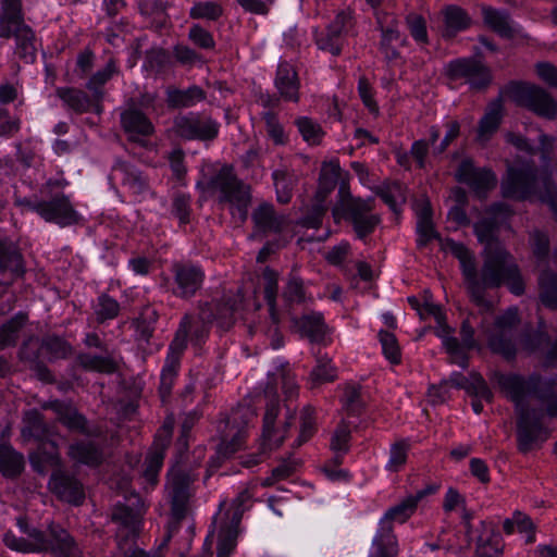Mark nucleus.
<instances>
[{
  "mask_svg": "<svg viewBox=\"0 0 557 557\" xmlns=\"http://www.w3.org/2000/svg\"><path fill=\"white\" fill-rule=\"evenodd\" d=\"M189 39L197 46L203 49H209L214 46V41L210 33L205 30L198 25H195L189 30Z\"/></svg>",
  "mask_w": 557,
  "mask_h": 557,
  "instance_id": "0e129e2a",
  "label": "nucleus"
},
{
  "mask_svg": "<svg viewBox=\"0 0 557 557\" xmlns=\"http://www.w3.org/2000/svg\"><path fill=\"white\" fill-rule=\"evenodd\" d=\"M61 99L75 111H85L89 107L87 96L79 90L62 89L59 91Z\"/></svg>",
  "mask_w": 557,
  "mask_h": 557,
  "instance_id": "3c124183",
  "label": "nucleus"
},
{
  "mask_svg": "<svg viewBox=\"0 0 557 557\" xmlns=\"http://www.w3.org/2000/svg\"><path fill=\"white\" fill-rule=\"evenodd\" d=\"M504 530L506 533L511 534L515 532L525 534L527 542H533L534 537L532 534L533 523L531 520L521 512L513 513L511 519H507L504 522Z\"/></svg>",
  "mask_w": 557,
  "mask_h": 557,
  "instance_id": "4c0bfd02",
  "label": "nucleus"
},
{
  "mask_svg": "<svg viewBox=\"0 0 557 557\" xmlns=\"http://www.w3.org/2000/svg\"><path fill=\"white\" fill-rule=\"evenodd\" d=\"M253 221L256 226L261 231H278L283 227L285 220L282 216H277L273 210V207L268 203H263L258 207L253 213Z\"/></svg>",
  "mask_w": 557,
  "mask_h": 557,
  "instance_id": "473e14b6",
  "label": "nucleus"
},
{
  "mask_svg": "<svg viewBox=\"0 0 557 557\" xmlns=\"http://www.w3.org/2000/svg\"><path fill=\"white\" fill-rule=\"evenodd\" d=\"M0 11V36H15L24 58L33 61L35 58L34 33L26 26L21 16L20 0H2Z\"/></svg>",
  "mask_w": 557,
  "mask_h": 557,
  "instance_id": "6e6552de",
  "label": "nucleus"
},
{
  "mask_svg": "<svg viewBox=\"0 0 557 557\" xmlns=\"http://www.w3.org/2000/svg\"><path fill=\"white\" fill-rule=\"evenodd\" d=\"M240 519L242 511L239 508L226 512L220 511L218 513L214 521L219 528L216 557H231L234 553Z\"/></svg>",
  "mask_w": 557,
  "mask_h": 557,
  "instance_id": "f8f14e48",
  "label": "nucleus"
},
{
  "mask_svg": "<svg viewBox=\"0 0 557 557\" xmlns=\"http://www.w3.org/2000/svg\"><path fill=\"white\" fill-rule=\"evenodd\" d=\"M445 33L453 36L455 33L465 29L469 24L466 13L457 7H448L444 11Z\"/></svg>",
  "mask_w": 557,
  "mask_h": 557,
  "instance_id": "e433bc0d",
  "label": "nucleus"
},
{
  "mask_svg": "<svg viewBox=\"0 0 557 557\" xmlns=\"http://www.w3.org/2000/svg\"><path fill=\"white\" fill-rule=\"evenodd\" d=\"M212 187L219 190L225 200L236 203L240 213L246 214L248 188L236 180L232 168L223 166L212 181Z\"/></svg>",
  "mask_w": 557,
  "mask_h": 557,
  "instance_id": "ddd939ff",
  "label": "nucleus"
},
{
  "mask_svg": "<svg viewBox=\"0 0 557 557\" xmlns=\"http://www.w3.org/2000/svg\"><path fill=\"white\" fill-rule=\"evenodd\" d=\"M174 127L177 135L187 139H210L218 134L215 122L194 114L176 117Z\"/></svg>",
  "mask_w": 557,
  "mask_h": 557,
  "instance_id": "dca6fc26",
  "label": "nucleus"
},
{
  "mask_svg": "<svg viewBox=\"0 0 557 557\" xmlns=\"http://www.w3.org/2000/svg\"><path fill=\"white\" fill-rule=\"evenodd\" d=\"M457 178L468 184L479 196L496 184V177L491 171L476 169L470 160L461 162L457 171Z\"/></svg>",
  "mask_w": 557,
  "mask_h": 557,
  "instance_id": "412c9836",
  "label": "nucleus"
},
{
  "mask_svg": "<svg viewBox=\"0 0 557 557\" xmlns=\"http://www.w3.org/2000/svg\"><path fill=\"white\" fill-rule=\"evenodd\" d=\"M446 134L440 145H436V140L440 137V132L436 128L430 131V141L433 145L434 152L442 153L447 146L458 136L459 123L457 121H450L446 124Z\"/></svg>",
  "mask_w": 557,
  "mask_h": 557,
  "instance_id": "a18cd8bd",
  "label": "nucleus"
},
{
  "mask_svg": "<svg viewBox=\"0 0 557 557\" xmlns=\"http://www.w3.org/2000/svg\"><path fill=\"white\" fill-rule=\"evenodd\" d=\"M172 428V420H169L164 423L160 434L157 436L153 446L147 456L144 478L151 485L157 482L158 473L163 462L164 450L171 438Z\"/></svg>",
  "mask_w": 557,
  "mask_h": 557,
  "instance_id": "a211bd4d",
  "label": "nucleus"
},
{
  "mask_svg": "<svg viewBox=\"0 0 557 557\" xmlns=\"http://www.w3.org/2000/svg\"><path fill=\"white\" fill-rule=\"evenodd\" d=\"M382 198L396 212L398 207L406 201L405 188L400 183H393L382 191Z\"/></svg>",
  "mask_w": 557,
  "mask_h": 557,
  "instance_id": "603ef678",
  "label": "nucleus"
},
{
  "mask_svg": "<svg viewBox=\"0 0 557 557\" xmlns=\"http://www.w3.org/2000/svg\"><path fill=\"white\" fill-rule=\"evenodd\" d=\"M296 125L304 140L310 145L319 144L324 136L322 127L317 122L307 116L297 119Z\"/></svg>",
  "mask_w": 557,
  "mask_h": 557,
  "instance_id": "a19ab883",
  "label": "nucleus"
},
{
  "mask_svg": "<svg viewBox=\"0 0 557 557\" xmlns=\"http://www.w3.org/2000/svg\"><path fill=\"white\" fill-rule=\"evenodd\" d=\"M350 26V15L346 12L337 14L326 32L317 38L319 49L330 52L333 55L341 53L343 47V36Z\"/></svg>",
  "mask_w": 557,
  "mask_h": 557,
  "instance_id": "aec40b11",
  "label": "nucleus"
},
{
  "mask_svg": "<svg viewBox=\"0 0 557 557\" xmlns=\"http://www.w3.org/2000/svg\"><path fill=\"white\" fill-rule=\"evenodd\" d=\"M481 533L476 539V554L479 557H498L503 550L500 535L494 531L490 523L481 522Z\"/></svg>",
  "mask_w": 557,
  "mask_h": 557,
  "instance_id": "393cba45",
  "label": "nucleus"
},
{
  "mask_svg": "<svg viewBox=\"0 0 557 557\" xmlns=\"http://www.w3.org/2000/svg\"><path fill=\"white\" fill-rule=\"evenodd\" d=\"M350 422L343 421L335 429L332 437H331V448L336 453V460L338 456L345 454L349 448V438H350Z\"/></svg>",
  "mask_w": 557,
  "mask_h": 557,
  "instance_id": "c03bdc74",
  "label": "nucleus"
},
{
  "mask_svg": "<svg viewBox=\"0 0 557 557\" xmlns=\"http://www.w3.org/2000/svg\"><path fill=\"white\" fill-rule=\"evenodd\" d=\"M408 444L406 442L395 443L391 447L389 459L385 466L391 472H398L407 461Z\"/></svg>",
  "mask_w": 557,
  "mask_h": 557,
  "instance_id": "09e8293b",
  "label": "nucleus"
},
{
  "mask_svg": "<svg viewBox=\"0 0 557 557\" xmlns=\"http://www.w3.org/2000/svg\"><path fill=\"white\" fill-rule=\"evenodd\" d=\"M341 174V168L337 160L325 161L321 168V174L319 180V188L315 194V202L313 205L312 216H308L305 220V225L308 227H318L322 222V215L324 214L326 207L325 200L329 194L336 186L337 180Z\"/></svg>",
  "mask_w": 557,
  "mask_h": 557,
  "instance_id": "9d476101",
  "label": "nucleus"
},
{
  "mask_svg": "<svg viewBox=\"0 0 557 557\" xmlns=\"http://www.w3.org/2000/svg\"><path fill=\"white\" fill-rule=\"evenodd\" d=\"M517 322L518 311L516 308H509L503 315L496 318L486 313L481 322V333L494 351L509 358L515 352L511 331Z\"/></svg>",
  "mask_w": 557,
  "mask_h": 557,
  "instance_id": "0eeeda50",
  "label": "nucleus"
},
{
  "mask_svg": "<svg viewBox=\"0 0 557 557\" xmlns=\"http://www.w3.org/2000/svg\"><path fill=\"white\" fill-rule=\"evenodd\" d=\"M407 24L411 36L420 44L426 42V27L424 20L418 14H409Z\"/></svg>",
  "mask_w": 557,
  "mask_h": 557,
  "instance_id": "bf43d9fd",
  "label": "nucleus"
},
{
  "mask_svg": "<svg viewBox=\"0 0 557 557\" xmlns=\"http://www.w3.org/2000/svg\"><path fill=\"white\" fill-rule=\"evenodd\" d=\"M203 278L201 270L194 265H180L175 270L176 288L174 293L180 297H190L200 287Z\"/></svg>",
  "mask_w": 557,
  "mask_h": 557,
  "instance_id": "b1692460",
  "label": "nucleus"
},
{
  "mask_svg": "<svg viewBox=\"0 0 557 557\" xmlns=\"http://www.w3.org/2000/svg\"><path fill=\"white\" fill-rule=\"evenodd\" d=\"M222 14V8L211 1L198 2L190 9V16L193 18H201L214 21Z\"/></svg>",
  "mask_w": 557,
  "mask_h": 557,
  "instance_id": "8fccbe9b",
  "label": "nucleus"
},
{
  "mask_svg": "<svg viewBox=\"0 0 557 557\" xmlns=\"http://www.w3.org/2000/svg\"><path fill=\"white\" fill-rule=\"evenodd\" d=\"M315 418L314 410L307 407L301 411L299 444L307 442L314 433Z\"/></svg>",
  "mask_w": 557,
  "mask_h": 557,
  "instance_id": "4d7b16f0",
  "label": "nucleus"
},
{
  "mask_svg": "<svg viewBox=\"0 0 557 557\" xmlns=\"http://www.w3.org/2000/svg\"><path fill=\"white\" fill-rule=\"evenodd\" d=\"M190 478L176 468H172L168 479V496L171 499L172 511L176 518L183 517L189 498Z\"/></svg>",
  "mask_w": 557,
  "mask_h": 557,
  "instance_id": "6ab92c4d",
  "label": "nucleus"
},
{
  "mask_svg": "<svg viewBox=\"0 0 557 557\" xmlns=\"http://www.w3.org/2000/svg\"><path fill=\"white\" fill-rule=\"evenodd\" d=\"M541 299L549 308H557V276L543 273L540 277Z\"/></svg>",
  "mask_w": 557,
  "mask_h": 557,
  "instance_id": "58836bf2",
  "label": "nucleus"
},
{
  "mask_svg": "<svg viewBox=\"0 0 557 557\" xmlns=\"http://www.w3.org/2000/svg\"><path fill=\"white\" fill-rule=\"evenodd\" d=\"M191 326V319L189 317H185L181 322L175 338L170 345L165 364L161 372L160 393L162 398L170 394L174 376L176 375L180 357L186 347L187 335Z\"/></svg>",
  "mask_w": 557,
  "mask_h": 557,
  "instance_id": "9b49d317",
  "label": "nucleus"
},
{
  "mask_svg": "<svg viewBox=\"0 0 557 557\" xmlns=\"http://www.w3.org/2000/svg\"><path fill=\"white\" fill-rule=\"evenodd\" d=\"M265 121H267L268 133H269V136L272 138V140L275 144H283L286 139V135H285L283 126L277 122L275 116H273L270 113H268L265 115Z\"/></svg>",
  "mask_w": 557,
  "mask_h": 557,
  "instance_id": "774afa93",
  "label": "nucleus"
},
{
  "mask_svg": "<svg viewBox=\"0 0 557 557\" xmlns=\"http://www.w3.org/2000/svg\"><path fill=\"white\" fill-rule=\"evenodd\" d=\"M23 273L21 255L14 248L0 244V284H7Z\"/></svg>",
  "mask_w": 557,
  "mask_h": 557,
  "instance_id": "bb28decb",
  "label": "nucleus"
},
{
  "mask_svg": "<svg viewBox=\"0 0 557 557\" xmlns=\"http://www.w3.org/2000/svg\"><path fill=\"white\" fill-rule=\"evenodd\" d=\"M496 382L500 389L516 403L519 413V447L522 451H527L547 437V431L541 422L543 414L534 409L530 410L525 405L527 384L521 376L517 374H498Z\"/></svg>",
  "mask_w": 557,
  "mask_h": 557,
  "instance_id": "7ed1b4c3",
  "label": "nucleus"
},
{
  "mask_svg": "<svg viewBox=\"0 0 557 557\" xmlns=\"http://www.w3.org/2000/svg\"><path fill=\"white\" fill-rule=\"evenodd\" d=\"M190 198L187 195L178 194L173 199V213L181 223L188 221Z\"/></svg>",
  "mask_w": 557,
  "mask_h": 557,
  "instance_id": "69168bd1",
  "label": "nucleus"
},
{
  "mask_svg": "<svg viewBox=\"0 0 557 557\" xmlns=\"http://www.w3.org/2000/svg\"><path fill=\"white\" fill-rule=\"evenodd\" d=\"M414 309L419 312L421 318L425 319L428 317H433L436 326L435 333L442 338L443 345L446 348L447 352L450 355L453 361L461 367L466 364V357L463 352V348H472L474 346L473 333L474 325L470 320H467L462 324L461 329V337L462 345H459L457 339L451 336L453 331L445 323L444 315L442 313L441 307L433 304L431 299L425 298L422 305H419L417 298L411 297L408 299Z\"/></svg>",
  "mask_w": 557,
  "mask_h": 557,
  "instance_id": "39448f33",
  "label": "nucleus"
},
{
  "mask_svg": "<svg viewBox=\"0 0 557 557\" xmlns=\"http://www.w3.org/2000/svg\"><path fill=\"white\" fill-rule=\"evenodd\" d=\"M265 397L268 399L267 409L263 418V431L261 448L262 453L257 456H249L248 459H244L243 463L246 467H252L261 460V455L267 449L271 450L277 448L284 441L285 429L281 430L275 428L274 422L278 413V405L276 401V389L272 386H268L265 389Z\"/></svg>",
  "mask_w": 557,
  "mask_h": 557,
  "instance_id": "1a4fd4ad",
  "label": "nucleus"
},
{
  "mask_svg": "<svg viewBox=\"0 0 557 557\" xmlns=\"http://www.w3.org/2000/svg\"><path fill=\"white\" fill-rule=\"evenodd\" d=\"M447 71L451 78H465L473 88H481L491 79L488 70L476 60L453 61Z\"/></svg>",
  "mask_w": 557,
  "mask_h": 557,
  "instance_id": "f3484780",
  "label": "nucleus"
},
{
  "mask_svg": "<svg viewBox=\"0 0 557 557\" xmlns=\"http://www.w3.org/2000/svg\"><path fill=\"white\" fill-rule=\"evenodd\" d=\"M484 23L499 36L510 38L518 33L517 26L504 11L492 8L482 9Z\"/></svg>",
  "mask_w": 557,
  "mask_h": 557,
  "instance_id": "c85d7f7f",
  "label": "nucleus"
},
{
  "mask_svg": "<svg viewBox=\"0 0 557 557\" xmlns=\"http://www.w3.org/2000/svg\"><path fill=\"white\" fill-rule=\"evenodd\" d=\"M24 322V315H17L0 329V349L15 342L16 332Z\"/></svg>",
  "mask_w": 557,
  "mask_h": 557,
  "instance_id": "864d4df0",
  "label": "nucleus"
},
{
  "mask_svg": "<svg viewBox=\"0 0 557 557\" xmlns=\"http://www.w3.org/2000/svg\"><path fill=\"white\" fill-rule=\"evenodd\" d=\"M358 92L362 102L369 109V111L372 113H376L379 108L373 98L372 86L366 77H360L358 82Z\"/></svg>",
  "mask_w": 557,
  "mask_h": 557,
  "instance_id": "680f3d73",
  "label": "nucleus"
},
{
  "mask_svg": "<svg viewBox=\"0 0 557 557\" xmlns=\"http://www.w3.org/2000/svg\"><path fill=\"white\" fill-rule=\"evenodd\" d=\"M260 284L263 286L264 298L269 305L270 313L273 320H276L274 305L276 298L277 274L267 269L260 278Z\"/></svg>",
  "mask_w": 557,
  "mask_h": 557,
  "instance_id": "37998d69",
  "label": "nucleus"
},
{
  "mask_svg": "<svg viewBox=\"0 0 557 557\" xmlns=\"http://www.w3.org/2000/svg\"><path fill=\"white\" fill-rule=\"evenodd\" d=\"M336 376V370L329 359H319L317 367L311 373V379L315 383L333 381Z\"/></svg>",
  "mask_w": 557,
  "mask_h": 557,
  "instance_id": "13d9d810",
  "label": "nucleus"
},
{
  "mask_svg": "<svg viewBox=\"0 0 557 557\" xmlns=\"http://www.w3.org/2000/svg\"><path fill=\"white\" fill-rule=\"evenodd\" d=\"M49 488L57 494L59 498L71 504L77 505L84 497L82 484L61 471H55L52 474L49 481Z\"/></svg>",
  "mask_w": 557,
  "mask_h": 557,
  "instance_id": "5701e85b",
  "label": "nucleus"
},
{
  "mask_svg": "<svg viewBox=\"0 0 557 557\" xmlns=\"http://www.w3.org/2000/svg\"><path fill=\"white\" fill-rule=\"evenodd\" d=\"M29 210L36 212L45 221L53 222L61 226L70 225L77 220L76 211L64 196L30 205Z\"/></svg>",
  "mask_w": 557,
  "mask_h": 557,
  "instance_id": "4468645a",
  "label": "nucleus"
},
{
  "mask_svg": "<svg viewBox=\"0 0 557 557\" xmlns=\"http://www.w3.org/2000/svg\"><path fill=\"white\" fill-rule=\"evenodd\" d=\"M436 490L435 485H429L391 507L379 522L368 557H396L398 545L393 533V523H405L414 513L418 504Z\"/></svg>",
  "mask_w": 557,
  "mask_h": 557,
  "instance_id": "20e7f679",
  "label": "nucleus"
},
{
  "mask_svg": "<svg viewBox=\"0 0 557 557\" xmlns=\"http://www.w3.org/2000/svg\"><path fill=\"white\" fill-rule=\"evenodd\" d=\"M238 416H240L239 410L234 412L231 421L226 423V433L218 448V455L223 458L232 456L244 443V429L234 425Z\"/></svg>",
  "mask_w": 557,
  "mask_h": 557,
  "instance_id": "cd10ccee",
  "label": "nucleus"
},
{
  "mask_svg": "<svg viewBox=\"0 0 557 557\" xmlns=\"http://www.w3.org/2000/svg\"><path fill=\"white\" fill-rule=\"evenodd\" d=\"M502 120V104L499 102L492 103L484 116L482 117L479 131L478 140L484 143L496 132Z\"/></svg>",
  "mask_w": 557,
  "mask_h": 557,
  "instance_id": "2f4dec72",
  "label": "nucleus"
},
{
  "mask_svg": "<svg viewBox=\"0 0 557 557\" xmlns=\"http://www.w3.org/2000/svg\"><path fill=\"white\" fill-rule=\"evenodd\" d=\"M120 306L113 298L101 295L98 298L96 314L100 320L113 319L117 315Z\"/></svg>",
  "mask_w": 557,
  "mask_h": 557,
  "instance_id": "6e6d98bb",
  "label": "nucleus"
},
{
  "mask_svg": "<svg viewBox=\"0 0 557 557\" xmlns=\"http://www.w3.org/2000/svg\"><path fill=\"white\" fill-rule=\"evenodd\" d=\"M23 456L17 454L12 447L0 445V471L5 476H14L23 469Z\"/></svg>",
  "mask_w": 557,
  "mask_h": 557,
  "instance_id": "f704fd0d",
  "label": "nucleus"
},
{
  "mask_svg": "<svg viewBox=\"0 0 557 557\" xmlns=\"http://www.w3.org/2000/svg\"><path fill=\"white\" fill-rule=\"evenodd\" d=\"M26 425L22 430V436L26 438L35 437L42 440L45 436V429L40 416L37 411H29L25 416Z\"/></svg>",
  "mask_w": 557,
  "mask_h": 557,
  "instance_id": "de8ad7c7",
  "label": "nucleus"
},
{
  "mask_svg": "<svg viewBox=\"0 0 557 557\" xmlns=\"http://www.w3.org/2000/svg\"><path fill=\"white\" fill-rule=\"evenodd\" d=\"M71 457L77 462L97 465L101 459L99 450L89 443H79L70 447Z\"/></svg>",
  "mask_w": 557,
  "mask_h": 557,
  "instance_id": "ea45409f",
  "label": "nucleus"
},
{
  "mask_svg": "<svg viewBox=\"0 0 557 557\" xmlns=\"http://www.w3.org/2000/svg\"><path fill=\"white\" fill-rule=\"evenodd\" d=\"M113 521L117 523L116 537L128 539L136 535L140 528V516L128 507L117 508L113 513Z\"/></svg>",
  "mask_w": 557,
  "mask_h": 557,
  "instance_id": "c756f323",
  "label": "nucleus"
},
{
  "mask_svg": "<svg viewBox=\"0 0 557 557\" xmlns=\"http://www.w3.org/2000/svg\"><path fill=\"white\" fill-rule=\"evenodd\" d=\"M510 210L500 203L490 212L492 220L483 219L474 224L478 239L485 245L483 264L478 274L473 253L462 244L451 239L441 240L442 249L455 256L468 283L472 300L480 310L488 311L493 301L485 297L486 288H497L506 284L515 295L524 292V282L518 264L505 247L495 239L496 225L507 219Z\"/></svg>",
  "mask_w": 557,
  "mask_h": 557,
  "instance_id": "f257e3e1",
  "label": "nucleus"
},
{
  "mask_svg": "<svg viewBox=\"0 0 557 557\" xmlns=\"http://www.w3.org/2000/svg\"><path fill=\"white\" fill-rule=\"evenodd\" d=\"M29 458L32 466L38 472H45L49 467L58 465V453L52 443H41V447Z\"/></svg>",
  "mask_w": 557,
  "mask_h": 557,
  "instance_id": "72a5a7b5",
  "label": "nucleus"
},
{
  "mask_svg": "<svg viewBox=\"0 0 557 557\" xmlns=\"http://www.w3.org/2000/svg\"><path fill=\"white\" fill-rule=\"evenodd\" d=\"M276 381L280 382L282 391L287 398H293L297 394L298 385L289 371L285 369L280 370L276 374Z\"/></svg>",
  "mask_w": 557,
  "mask_h": 557,
  "instance_id": "e2e57ef3",
  "label": "nucleus"
},
{
  "mask_svg": "<svg viewBox=\"0 0 557 557\" xmlns=\"http://www.w3.org/2000/svg\"><path fill=\"white\" fill-rule=\"evenodd\" d=\"M339 200L333 208V218L336 222L348 219L359 238L372 233L379 223V218L372 213L373 201L352 198L342 185L338 191Z\"/></svg>",
  "mask_w": 557,
  "mask_h": 557,
  "instance_id": "423d86ee",
  "label": "nucleus"
},
{
  "mask_svg": "<svg viewBox=\"0 0 557 557\" xmlns=\"http://www.w3.org/2000/svg\"><path fill=\"white\" fill-rule=\"evenodd\" d=\"M379 338L386 359L392 363H398L400 361V349L395 335L386 331H381Z\"/></svg>",
  "mask_w": 557,
  "mask_h": 557,
  "instance_id": "49530a36",
  "label": "nucleus"
},
{
  "mask_svg": "<svg viewBox=\"0 0 557 557\" xmlns=\"http://www.w3.org/2000/svg\"><path fill=\"white\" fill-rule=\"evenodd\" d=\"M414 211L417 215L418 244L421 246L426 245L436 237L431 219L430 203L426 200L417 201L414 203Z\"/></svg>",
  "mask_w": 557,
  "mask_h": 557,
  "instance_id": "7c9ffc66",
  "label": "nucleus"
},
{
  "mask_svg": "<svg viewBox=\"0 0 557 557\" xmlns=\"http://www.w3.org/2000/svg\"><path fill=\"white\" fill-rule=\"evenodd\" d=\"M273 178L277 200L282 203L288 202L292 197V178L283 171H275Z\"/></svg>",
  "mask_w": 557,
  "mask_h": 557,
  "instance_id": "5fc2aeb1",
  "label": "nucleus"
},
{
  "mask_svg": "<svg viewBox=\"0 0 557 557\" xmlns=\"http://www.w3.org/2000/svg\"><path fill=\"white\" fill-rule=\"evenodd\" d=\"M275 86L285 100H298V81L294 67L286 62L280 63Z\"/></svg>",
  "mask_w": 557,
  "mask_h": 557,
  "instance_id": "a878e982",
  "label": "nucleus"
},
{
  "mask_svg": "<svg viewBox=\"0 0 557 557\" xmlns=\"http://www.w3.org/2000/svg\"><path fill=\"white\" fill-rule=\"evenodd\" d=\"M515 97L518 102L530 108L539 115L552 117L556 113V103L541 88L521 83L515 88Z\"/></svg>",
  "mask_w": 557,
  "mask_h": 557,
  "instance_id": "2eb2a0df",
  "label": "nucleus"
},
{
  "mask_svg": "<svg viewBox=\"0 0 557 557\" xmlns=\"http://www.w3.org/2000/svg\"><path fill=\"white\" fill-rule=\"evenodd\" d=\"M17 527L26 537H16L12 532L3 536L4 544L22 553L50 552L54 557H82L79 548L70 534L62 528L50 525L46 533L29 528L24 519L17 520Z\"/></svg>",
  "mask_w": 557,
  "mask_h": 557,
  "instance_id": "f03ea898",
  "label": "nucleus"
},
{
  "mask_svg": "<svg viewBox=\"0 0 557 557\" xmlns=\"http://www.w3.org/2000/svg\"><path fill=\"white\" fill-rule=\"evenodd\" d=\"M203 98L202 90L191 87L187 90H170L168 101L173 107H191Z\"/></svg>",
  "mask_w": 557,
  "mask_h": 557,
  "instance_id": "c9c22d12",
  "label": "nucleus"
},
{
  "mask_svg": "<svg viewBox=\"0 0 557 557\" xmlns=\"http://www.w3.org/2000/svg\"><path fill=\"white\" fill-rule=\"evenodd\" d=\"M359 387L355 385H349L346 387L344 393V406L348 412V417L355 414L359 407Z\"/></svg>",
  "mask_w": 557,
  "mask_h": 557,
  "instance_id": "338daca9",
  "label": "nucleus"
},
{
  "mask_svg": "<svg viewBox=\"0 0 557 557\" xmlns=\"http://www.w3.org/2000/svg\"><path fill=\"white\" fill-rule=\"evenodd\" d=\"M530 245L536 258H545L548 253V237L546 234L534 231L530 234Z\"/></svg>",
  "mask_w": 557,
  "mask_h": 557,
  "instance_id": "052dcab7",
  "label": "nucleus"
},
{
  "mask_svg": "<svg viewBox=\"0 0 557 557\" xmlns=\"http://www.w3.org/2000/svg\"><path fill=\"white\" fill-rule=\"evenodd\" d=\"M121 121L129 139L141 145L146 144L144 138L150 136L153 132L151 122L136 109L124 111Z\"/></svg>",
  "mask_w": 557,
  "mask_h": 557,
  "instance_id": "4be33fe9",
  "label": "nucleus"
},
{
  "mask_svg": "<svg viewBox=\"0 0 557 557\" xmlns=\"http://www.w3.org/2000/svg\"><path fill=\"white\" fill-rule=\"evenodd\" d=\"M302 331L314 342H324L326 326L320 313H313L302 319Z\"/></svg>",
  "mask_w": 557,
  "mask_h": 557,
  "instance_id": "79ce46f5",
  "label": "nucleus"
}]
</instances>
